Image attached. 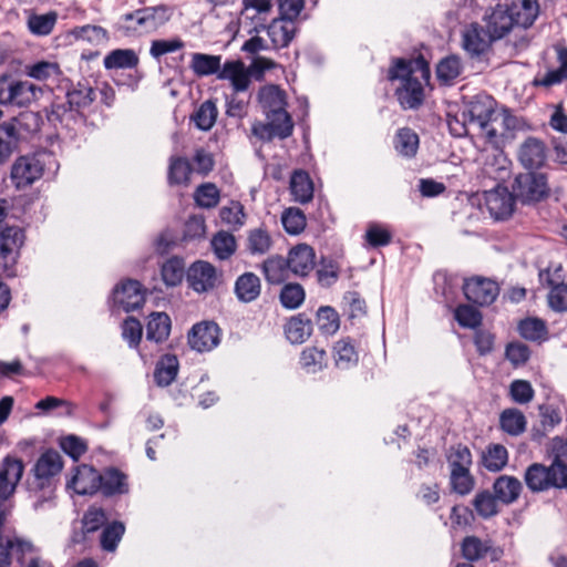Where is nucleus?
Returning <instances> with one entry per match:
<instances>
[{"label":"nucleus","instance_id":"2eb2a0df","mask_svg":"<svg viewBox=\"0 0 567 567\" xmlns=\"http://www.w3.org/2000/svg\"><path fill=\"white\" fill-rule=\"evenodd\" d=\"M288 269L295 276L307 277L316 267V252L307 244H299L288 252Z\"/></svg>","mask_w":567,"mask_h":567},{"label":"nucleus","instance_id":"de8ad7c7","mask_svg":"<svg viewBox=\"0 0 567 567\" xmlns=\"http://www.w3.org/2000/svg\"><path fill=\"white\" fill-rule=\"evenodd\" d=\"M192 173L190 165L187 159L181 157H171L168 167L169 185H187Z\"/></svg>","mask_w":567,"mask_h":567},{"label":"nucleus","instance_id":"9d476101","mask_svg":"<svg viewBox=\"0 0 567 567\" xmlns=\"http://www.w3.org/2000/svg\"><path fill=\"white\" fill-rule=\"evenodd\" d=\"M483 198L487 212L496 220L508 218L514 210L516 198L513 190L509 192L506 187L496 186L491 190H486L483 194Z\"/></svg>","mask_w":567,"mask_h":567},{"label":"nucleus","instance_id":"39448f33","mask_svg":"<svg viewBox=\"0 0 567 567\" xmlns=\"http://www.w3.org/2000/svg\"><path fill=\"white\" fill-rule=\"evenodd\" d=\"M518 161L526 171L535 172L550 162L567 164V144H520Z\"/></svg>","mask_w":567,"mask_h":567},{"label":"nucleus","instance_id":"a211bd4d","mask_svg":"<svg viewBox=\"0 0 567 567\" xmlns=\"http://www.w3.org/2000/svg\"><path fill=\"white\" fill-rule=\"evenodd\" d=\"M105 497L122 496L130 492V481L126 473L116 467H107L101 473V487Z\"/></svg>","mask_w":567,"mask_h":567},{"label":"nucleus","instance_id":"052dcab7","mask_svg":"<svg viewBox=\"0 0 567 567\" xmlns=\"http://www.w3.org/2000/svg\"><path fill=\"white\" fill-rule=\"evenodd\" d=\"M107 522V516L103 508L91 506L84 513L82 518V528L84 533H94L104 526Z\"/></svg>","mask_w":567,"mask_h":567},{"label":"nucleus","instance_id":"0eeeda50","mask_svg":"<svg viewBox=\"0 0 567 567\" xmlns=\"http://www.w3.org/2000/svg\"><path fill=\"white\" fill-rule=\"evenodd\" d=\"M516 200L522 204H536L550 194L548 177L545 172L526 171L515 176L512 184Z\"/></svg>","mask_w":567,"mask_h":567},{"label":"nucleus","instance_id":"412c9836","mask_svg":"<svg viewBox=\"0 0 567 567\" xmlns=\"http://www.w3.org/2000/svg\"><path fill=\"white\" fill-rule=\"evenodd\" d=\"M486 28L495 40L506 35L515 25L508 4H497L485 16Z\"/></svg>","mask_w":567,"mask_h":567},{"label":"nucleus","instance_id":"6e6552de","mask_svg":"<svg viewBox=\"0 0 567 567\" xmlns=\"http://www.w3.org/2000/svg\"><path fill=\"white\" fill-rule=\"evenodd\" d=\"M41 94L42 90L29 81L16 80L9 74L0 75V105L27 106Z\"/></svg>","mask_w":567,"mask_h":567},{"label":"nucleus","instance_id":"338daca9","mask_svg":"<svg viewBox=\"0 0 567 567\" xmlns=\"http://www.w3.org/2000/svg\"><path fill=\"white\" fill-rule=\"evenodd\" d=\"M143 328L141 322L133 318L128 317L124 320L122 326V337L124 340L128 342L131 348H137L141 339H142Z\"/></svg>","mask_w":567,"mask_h":567},{"label":"nucleus","instance_id":"423d86ee","mask_svg":"<svg viewBox=\"0 0 567 567\" xmlns=\"http://www.w3.org/2000/svg\"><path fill=\"white\" fill-rule=\"evenodd\" d=\"M166 6L145 7L122 17L123 30L127 34H147L157 31L169 19Z\"/></svg>","mask_w":567,"mask_h":567},{"label":"nucleus","instance_id":"0e129e2a","mask_svg":"<svg viewBox=\"0 0 567 567\" xmlns=\"http://www.w3.org/2000/svg\"><path fill=\"white\" fill-rule=\"evenodd\" d=\"M305 300V290L299 284H288L280 292V301L288 309L298 308Z\"/></svg>","mask_w":567,"mask_h":567},{"label":"nucleus","instance_id":"393cba45","mask_svg":"<svg viewBox=\"0 0 567 567\" xmlns=\"http://www.w3.org/2000/svg\"><path fill=\"white\" fill-rule=\"evenodd\" d=\"M267 34L275 49L286 48L293 39L297 27L291 20L276 18L266 27Z\"/></svg>","mask_w":567,"mask_h":567},{"label":"nucleus","instance_id":"dca6fc26","mask_svg":"<svg viewBox=\"0 0 567 567\" xmlns=\"http://www.w3.org/2000/svg\"><path fill=\"white\" fill-rule=\"evenodd\" d=\"M68 486L72 487L79 495H93L101 487V473L90 465H79L75 467Z\"/></svg>","mask_w":567,"mask_h":567},{"label":"nucleus","instance_id":"a878e982","mask_svg":"<svg viewBox=\"0 0 567 567\" xmlns=\"http://www.w3.org/2000/svg\"><path fill=\"white\" fill-rule=\"evenodd\" d=\"M523 485L518 478L511 475H501L493 484L495 497L503 504L516 502L522 493Z\"/></svg>","mask_w":567,"mask_h":567},{"label":"nucleus","instance_id":"ddd939ff","mask_svg":"<svg viewBox=\"0 0 567 567\" xmlns=\"http://www.w3.org/2000/svg\"><path fill=\"white\" fill-rule=\"evenodd\" d=\"M24 471L23 462L7 456L0 465V499H8L16 491Z\"/></svg>","mask_w":567,"mask_h":567},{"label":"nucleus","instance_id":"b1692460","mask_svg":"<svg viewBox=\"0 0 567 567\" xmlns=\"http://www.w3.org/2000/svg\"><path fill=\"white\" fill-rule=\"evenodd\" d=\"M217 78L229 81L236 92L246 91L250 84L249 70L239 60L225 62Z\"/></svg>","mask_w":567,"mask_h":567},{"label":"nucleus","instance_id":"5701e85b","mask_svg":"<svg viewBox=\"0 0 567 567\" xmlns=\"http://www.w3.org/2000/svg\"><path fill=\"white\" fill-rule=\"evenodd\" d=\"M63 462L59 452L48 450L40 455L34 464L33 472L39 486L43 487L44 482L55 476L62 471Z\"/></svg>","mask_w":567,"mask_h":567},{"label":"nucleus","instance_id":"a19ab883","mask_svg":"<svg viewBox=\"0 0 567 567\" xmlns=\"http://www.w3.org/2000/svg\"><path fill=\"white\" fill-rule=\"evenodd\" d=\"M220 56L205 53H193L190 69L198 76H207L220 71Z\"/></svg>","mask_w":567,"mask_h":567},{"label":"nucleus","instance_id":"4be33fe9","mask_svg":"<svg viewBox=\"0 0 567 567\" xmlns=\"http://www.w3.org/2000/svg\"><path fill=\"white\" fill-rule=\"evenodd\" d=\"M477 161L483 165V172L493 178L501 177L499 173L507 168V158L499 144H487Z\"/></svg>","mask_w":567,"mask_h":567},{"label":"nucleus","instance_id":"7ed1b4c3","mask_svg":"<svg viewBox=\"0 0 567 567\" xmlns=\"http://www.w3.org/2000/svg\"><path fill=\"white\" fill-rule=\"evenodd\" d=\"M495 100L487 94L475 95L463 111L464 122L456 117L447 121L451 135L455 138L464 136L486 138L488 128H491L492 117L496 115Z\"/></svg>","mask_w":567,"mask_h":567},{"label":"nucleus","instance_id":"f8f14e48","mask_svg":"<svg viewBox=\"0 0 567 567\" xmlns=\"http://www.w3.org/2000/svg\"><path fill=\"white\" fill-rule=\"evenodd\" d=\"M220 330L215 322L195 324L188 333V343L198 352L210 351L219 343Z\"/></svg>","mask_w":567,"mask_h":567},{"label":"nucleus","instance_id":"4c0bfd02","mask_svg":"<svg viewBox=\"0 0 567 567\" xmlns=\"http://www.w3.org/2000/svg\"><path fill=\"white\" fill-rule=\"evenodd\" d=\"M450 474L470 471L472 461V453L466 445L457 444L449 450L446 455Z\"/></svg>","mask_w":567,"mask_h":567},{"label":"nucleus","instance_id":"c85d7f7f","mask_svg":"<svg viewBox=\"0 0 567 567\" xmlns=\"http://www.w3.org/2000/svg\"><path fill=\"white\" fill-rule=\"evenodd\" d=\"M261 291L260 279L254 272L240 275L235 282L236 297L243 302L256 300Z\"/></svg>","mask_w":567,"mask_h":567},{"label":"nucleus","instance_id":"58836bf2","mask_svg":"<svg viewBox=\"0 0 567 567\" xmlns=\"http://www.w3.org/2000/svg\"><path fill=\"white\" fill-rule=\"evenodd\" d=\"M24 240V234L19 227H7L0 233V256L8 258L19 250Z\"/></svg>","mask_w":567,"mask_h":567},{"label":"nucleus","instance_id":"2f4dec72","mask_svg":"<svg viewBox=\"0 0 567 567\" xmlns=\"http://www.w3.org/2000/svg\"><path fill=\"white\" fill-rule=\"evenodd\" d=\"M178 360L176 355L165 354L156 363L154 371V380L159 386L169 385L177 375Z\"/></svg>","mask_w":567,"mask_h":567},{"label":"nucleus","instance_id":"680f3d73","mask_svg":"<svg viewBox=\"0 0 567 567\" xmlns=\"http://www.w3.org/2000/svg\"><path fill=\"white\" fill-rule=\"evenodd\" d=\"M489 546L475 536L465 537L462 543V553L467 560H477L485 557Z\"/></svg>","mask_w":567,"mask_h":567},{"label":"nucleus","instance_id":"f3484780","mask_svg":"<svg viewBox=\"0 0 567 567\" xmlns=\"http://www.w3.org/2000/svg\"><path fill=\"white\" fill-rule=\"evenodd\" d=\"M145 301V293L138 281L128 279L114 289V302L124 311L138 309Z\"/></svg>","mask_w":567,"mask_h":567},{"label":"nucleus","instance_id":"09e8293b","mask_svg":"<svg viewBox=\"0 0 567 567\" xmlns=\"http://www.w3.org/2000/svg\"><path fill=\"white\" fill-rule=\"evenodd\" d=\"M498 501L489 491H481L478 492L473 501L472 505L477 513L478 516L483 518H489L497 514V503Z\"/></svg>","mask_w":567,"mask_h":567},{"label":"nucleus","instance_id":"473e14b6","mask_svg":"<svg viewBox=\"0 0 567 567\" xmlns=\"http://www.w3.org/2000/svg\"><path fill=\"white\" fill-rule=\"evenodd\" d=\"M171 331V319L165 312H153L146 326L147 340L162 342L166 340Z\"/></svg>","mask_w":567,"mask_h":567},{"label":"nucleus","instance_id":"c9c22d12","mask_svg":"<svg viewBox=\"0 0 567 567\" xmlns=\"http://www.w3.org/2000/svg\"><path fill=\"white\" fill-rule=\"evenodd\" d=\"M272 247V238L266 228L250 229L246 239V248L251 255H265Z\"/></svg>","mask_w":567,"mask_h":567},{"label":"nucleus","instance_id":"6ab92c4d","mask_svg":"<svg viewBox=\"0 0 567 567\" xmlns=\"http://www.w3.org/2000/svg\"><path fill=\"white\" fill-rule=\"evenodd\" d=\"M524 130V124L519 118L508 114L506 111H498L492 117L491 128L486 138L502 137L505 140L517 138L516 132Z\"/></svg>","mask_w":567,"mask_h":567},{"label":"nucleus","instance_id":"7c9ffc66","mask_svg":"<svg viewBox=\"0 0 567 567\" xmlns=\"http://www.w3.org/2000/svg\"><path fill=\"white\" fill-rule=\"evenodd\" d=\"M511 14L514 16L515 25L528 28L538 16V3L536 0H516L508 6Z\"/></svg>","mask_w":567,"mask_h":567},{"label":"nucleus","instance_id":"603ef678","mask_svg":"<svg viewBox=\"0 0 567 567\" xmlns=\"http://www.w3.org/2000/svg\"><path fill=\"white\" fill-rule=\"evenodd\" d=\"M27 74L38 81L56 79L61 74L60 65L56 62L39 61L27 66Z\"/></svg>","mask_w":567,"mask_h":567},{"label":"nucleus","instance_id":"bf43d9fd","mask_svg":"<svg viewBox=\"0 0 567 567\" xmlns=\"http://www.w3.org/2000/svg\"><path fill=\"white\" fill-rule=\"evenodd\" d=\"M194 198L198 206L213 208L219 202V190L215 184L206 183L197 187Z\"/></svg>","mask_w":567,"mask_h":567},{"label":"nucleus","instance_id":"37998d69","mask_svg":"<svg viewBox=\"0 0 567 567\" xmlns=\"http://www.w3.org/2000/svg\"><path fill=\"white\" fill-rule=\"evenodd\" d=\"M264 275L270 284H280L286 279L288 260L281 256H271L262 264Z\"/></svg>","mask_w":567,"mask_h":567},{"label":"nucleus","instance_id":"8fccbe9b","mask_svg":"<svg viewBox=\"0 0 567 567\" xmlns=\"http://www.w3.org/2000/svg\"><path fill=\"white\" fill-rule=\"evenodd\" d=\"M72 34L78 40H83L94 45L104 44L109 39L107 31L104 28L91 24L74 28Z\"/></svg>","mask_w":567,"mask_h":567},{"label":"nucleus","instance_id":"5fc2aeb1","mask_svg":"<svg viewBox=\"0 0 567 567\" xmlns=\"http://www.w3.org/2000/svg\"><path fill=\"white\" fill-rule=\"evenodd\" d=\"M185 265L182 259L173 257L162 266V278L167 286H176L182 282Z\"/></svg>","mask_w":567,"mask_h":567},{"label":"nucleus","instance_id":"f704fd0d","mask_svg":"<svg viewBox=\"0 0 567 567\" xmlns=\"http://www.w3.org/2000/svg\"><path fill=\"white\" fill-rule=\"evenodd\" d=\"M336 365L340 369H349L357 364L359 357L351 339L344 338L336 342L333 347Z\"/></svg>","mask_w":567,"mask_h":567},{"label":"nucleus","instance_id":"e2e57ef3","mask_svg":"<svg viewBox=\"0 0 567 567\" xmlns=\"http://www.w3.org/2000/svg\"><path fill=\"white\" fill-rule=\"evenodd\" d=\"M454 317L463 328H477L482 322V315L478 310L468 305H461L455 309Z\"/></svg>","mask_w":567,"mask_h":567},{"label":"nucleus","instance_id":"20e7f679","mask_svg":"<svg viewBox=\"0 0 567 567\" xmlns=\"http://www.w3.org/2000/svg\"><path fill=\"white\" fill-rule=\"evenodd\" d=\"M524 481L533 493L545 492L551 487L564 488L567 486V464L553 462L545 466L542 463H533L526 468Z\"/></svg>","mask_w":567,"mask_h":567},{"label":"nucleus","instance_id":"aec40b11","mask_svg":"<svg viewBox=\"0 0 567 567\" xmlns=\"http://www.w3.org/2000/svg\"><path fill=\"white\" fill-rule=\"evenodd\" d=\"M463 48L471 55L483 54L495 40L488 29L484 30L478 24L473 23L463 31Z\"/></svg>","mask_w":567,"mask_h":567},{"label":"nucleus","instance_id":"bb28decb","mask_svg":"<svg viewBox=\"0 0 567 567\" xmlns=\"http://www.w3.org/2000/svg\"><path fill=\"white\" fill-rule=\"evenodd\" d=\"M480 463L488 472H499L508 463V451L499 443H491L482 451Z\"/></svg>","mask_w":567,"mask_h":567},{"label":"nucleus","instance_id":"e433bc0d","mask_svg":"<svg viewBox=\"0 0 567 567\" xmlns=\"http://www.w3.org/2000/svg\"><path fill=\"white\" fill-rule=\"evenodd\" d=\"M210 246L219 260H227L235 254L237 241L233 234L220 230L213 236Z\"/></svg>","mask_w":567,"mask_h":567},{"label":"nucleus","instance_id":"ea45409f","mask_svg":"<svg viewBox=\"0 0 567 567\" xmlns=\"http://www.w3.org/2000/svg\"><path fill=\"white\" fill-rule=\"evenodd\" d=\"M104 66L111 69H131L138 63V56L132 49H116L104 58Z\"/></svg>","mask_w":567,"mask_h":567},{"label":"nucleus","instance_id":"4d7b16f0","mask_svg":"<svg viewBox=\"0 0 567 567\" xmlns=\"http://www.w3.org/2000/svg\"><path fill=\"white\" fill-rule=\"evenodd\" d=\"M364 239L373 248L386 246L392 240L391 231L380 224H369L365 230Z\"/></svg>","mask_w":567,"mask_h":567},{"label":"nucleus","instance_id":"c756f323","mask_svg":"<svg viewBox=\"0 0 567 567\" xmlns=\"http://www.w3.org/2000/svg\"><path fill=\"white\" fill-rule=\"evenodd\" d=\"M313 183L305 171H296L290 178V192L295 202L307 204L313 198Z\"/></svg>","mask_w":567,"mask_h":567},{"label":"nucleus","instance_id":"1a4fd4ad","mask_svg":"<svg viewBox=\"0 0 567 567\" xmlns=\"http://www.w3.org/2000/svg\"><path fill=\"white\" fill-rule=\"evenodd\" d=\"M47 159H51V155L45 152H37L17 158L11 168V181L14 186L24 188L40 179L48 164Z\"/></svg>","mask_w":567,"mask_h":567},{"label":"nucleus","instance_id":"774afa93","mask_svg":"<svg viewBox=\"0 0 567 567\" xmlns=\"http://www.w3.org/2000/svg\"><path fill=\"white\" fill-rule=\"evenodd\" d=\"M461 73V61L456 56H449L443 59L437 68V78L444 82H450L457 78Z\"/></svg>","mask_w":567,"mask_h":567},{"label":"nucleus","instance_id":"79ce46f5","mask_svg":"<svg viewBox=\"0 0 567 567\" xmlns=\"http://www.w3.org/2000/svg\"><path fill=\"white\" fill-rule=\"evenodd\" d=\"M35 122V116L31 113L21 114L19 117L13 118L11 122L4 123L0 126L9 138L27 140V133L30 131L29 125Z\"/></svg>","mask_w":567,"mask_h":567},{"label":"nucleus","instance_id":"49530a36","mask_svg":"<svg viewBox=\"0 0 567 567\" xmlns=\"http://www.w3.org/2000/svg\"><path fill=\"white\" fill-rule=\"evenodd\" d=\"M217 115L218 111L216 104L208 100L200 104V106L193 114L192 120L198 128L208 131L214 126Z\"/></svg>","mask_w":567,"mask_h":567},{"label":"nucleus","instance_id":"f03ea898","mask_svg":"<svg viewBox=\"0 0 567 567\" xmlns=\"http://www.w3.org/2000/svg\"><path fill=\"white\" fill-rule=\"evenodd\" d=\"M430 68L423 58L411 61L398 60L389 71V79L399 80L395 93L404 109H415L423 101V86L429 83Z\"/></svg>","mask_w":567,"mask_h":567},{"label":"nucleus","instance_id":"cd10ccee","mask_svg":"<svg viewBox=\"0 0 567 567\" xmlns=\"http://www.w3.org/2000/svg\"><path fill=\"white\" fill-rule=\"evenodd\" d=\"M312 333L311 320L299 313L291 317L285 324L286 338L295 344L303 343Z\"/></svg>","mask_w":567,"mask_h":567},{"label":"nucleus","instance_id":"6e6d98bb","mask_svg":"<svg viewBox=\"0 0 567 567\" xmlns=\"http://www.w3.org/2000/svg\"><path fill=\"white\" fill-rule=\"evenodd\" d=\"M319 330L324 334H333L339 330L340 320L337 311L331 307H320L317 311Z\"/></svg>","mask_w":567,"mask_h":567},{"label":"nucleus","instance_id":"9b49d317","mask_svg":"<svg viewBox=\"0 0 567 567\" xmlns=\"http://www.w3.org/2000/svg\"><path fill=\"white\" fill-rule=\"evenodd\" d=\"M463 290L467 300L478 306L493 303L499 293V287L494 280L482 277L466 280Z\"/></svg>","mask_w":567,"mask_h":567},{"label":"nucleus","instance_id":"c03bdc74","mask_svg":"<svg viewBox=\"0 0 567 567\" xmlns=\"http://www.w3.org/2000/svg\"><path fill=\"white\" fill-rule=\"evenodd\" d=\"M300 364L309 373H316L327 364V353L317 347H307L300 354Z\"/></svg>","mask_w":567,"mask_h":567},{"label":"nucleus","instance_id":"72a5a7b5","mask_svg":"<svg viewBox=\"0 0 567 567\" xmlns=\"http://www.w3.org/2000/svg\"><path fill=\"white\" fill-rule=\"evenodd\" d=\"M526 417L517 409H506L499 415L501 429L512 436H518L526 430Z\"/></svg>","mask_w":567,"mask_h":567},{"label":"nucleus","instance_id":"3c124183","mask_svg":"<svg viewBox=\"0 0 567 567\" xmlns=\"http://www.w3.org/2000/svg\"><path fill=\"white\" fill-rule=\"evenodd\" d=\"M124 532L125 526L121 522H113L106 525L100 537L101 547L106 551H114Z\"/></svg>","mask_w":567,"mask_h":567},{"label":"nucleus","instance_id":"a18cd8bd","mask_svg":"<svg viewBox=\"0 0 567 567\" xmlns=\"http://www.w3.org/2000/svg\"><path fill=\"white\" fill-rule=\"evenodd\" d=\"M519 334L530 341H543L547 337V327L545 321L538 318H527L518 324Z\"/></svg>","mask_w":567,"mask_h":567},{"label":"nucleus","instance_id":"f257e3e1","mask_svg":"<svg viewBox=\"0 0 567 567\" xmlns=\"http://www.w3.org/2000/svg\"><path fill=\"white\" fill-rule=\"evenodd\" d=\"M257 100L268 122L255 123L252 125L254 136L259 140L287 138L293 124L286 111L287 96L285 91L275 84L265 85L258 91Z\"/></svg>","mask_w":567,"mask_h":567},{"label":"nucleus","instance_id":"864d4df0","mask_svg":"<svg viewBox=\"0 0 567 567\" xmlns=\"http://www.w3.org/2000/svg\"><path fill=\"white\" fill-rule=\"evenodd\" d=\"M281 223L285 230L290 235H298L306 228V216L299 209L290 207L282 213Z\"/></svg>","mask_w":567,"mask_h":567},{"label":"nucleus","instance_id":"13d9d810","mask_svg":"<svg viewBox=\"0 0 567 567\" xmlns=\"http://www.w3.org/2000/svg\"><path fill=\"white\" fill-rule=\"evenodd\" d=\"M56 14L50 12L47 14H34L28 20L29 30L35 35H48L54 28Z\"/></svg>","mask_w":567,"mask_h":567},{"label":"nucleus","instance_id":"69168bd1","mask_svg":"<svg viewBox=\"0 0 567 567\" xmlns=\"http://www.w3.org/2000/svg\"><path fill=\"white\" fill-rule=\"evenodd\" d=\"M534 389L528 381L515 380L511 383L509 395L518 404H527L534 398Z\"/></svg>","mask_w":567,"mask_h":567},{"label":"nucleus","instance_id":"4468645a","mask_svg":"<svg viewBox=\"0 0 567 567\" xmlns=\"http://www.w3.org/2000/svg\"><path fill=\"white\" fill-rule=\"evenodd\" d=\"M219 281L216 268L207 261H196L188 270L189 286L197 292L214 289Z\"/></svg>","mask_w":567,"mask_h":567}]
</instances>
